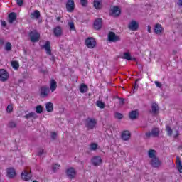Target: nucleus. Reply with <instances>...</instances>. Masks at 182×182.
Returning a JSON list of instances; mask_svg holds the SVG:
<instances>
[{
	"label": "nucleus",
	"mask_w": 182,
	"mask_h": 182,
	"mask_svg": "<svg viewBox=\"0 0 182 182\" xmlns=\"http://www.w3.org/2000/svg\"><path fill=\"white\" fill-rule=\"evenodd\" d=\"M97 121L95 118H88L86 119L85 126L87 129H95L96 127V124Z\"/></svg>",
	"instance_id": "nucleus-1"
},
{
	"label": "nucleus",
	"mask_w": 182,
	"mask_h": 182,
	"mask_svg": "<svg viewBox=\"0 0 182 182\" xmlns=\"http://www.w3.org/2000/svg\"><path fill=\"white\" fill-rule=\"evenodd\" d=\"M85 45L89 49H93L96 47V40L94 38H87L85 40Z\"/></svg>",
	"instance_id": "nucleus-2"
},
{
	"label": "nucleus",
	"mask_w": 182,
	"mask_h": 182,
	"mask_svg": "<svg viewBox=\"0 0 182 182\" xmlns=\"http://www.w3.org/2000/svg\"><path fill=\"white\" fill-rule=\"evenodd\" d=\"M21 178L24 180L25 181H29L31 178H32V173H31V170L29 169H25L21 173Z\"/></svg>",
	"instance_id": "nucleus-3"
},
{
	"label": "nucleus",
	"mask_w": 182,
	"mask_h": 182,
	"mask_svg": "<svg viewBox=\"0 0 182 182\" xmlns=\"http://www.w3.org/2000/svg\"><path fill=\"white\" fill-rule=\"evenodd\" d=\"M29 36L31 38V42H38L41 35L36 31H33L30 33Z\"/></svg>",
	"instance_id": "nucleus-4"
},
{
	"label": "nucleus",
	"mask_w": 182,
	"mask_h": 182,
	"mask_svg": "<svg viewBox=\"0 0 182 182\" xmlns=\"http://www.w3.org/2000/svg\"><path fill=\"white\" fill-rule=\"evenodd\" d=\"M91 163L93 164V166H100V164L103 163V159H102V156H94L91 159Z\"/></svg>",
	"instance_id": "nucleus-5"
},
{
	"label": "nucleus",
	"mask_w": 182,
	"mask_h": 182,
	"mask_svg": "<svg viewBox=\"0 0 182 182\" xmlns=\"http://www.w3.org/2000/svg\"><path fill=\"white\" fill-rule=\"evenodd\" d=\"M66 9L68 12H73L75 10V1L73 0H68L67 1Z\"/></svg>",
	"instance_id": "nucleus-6"
},
{
	"label": "nucleus",
	"mask_w": 182,
	"mask_h": 182,
	"mask_svg": "<svg viewBox=\"0 0 182 182\" xmlns=\"http://www.w3.org/2000/svg\"><path fill=\"white\" fill-rule=\"evenodd\" d=\"M40 93L42 97H46V96H48L49 93H50V90L48 87H41L40 90Z\"/></svg>",
	"instance_id": "nucleus-7"
},
{
	"label": "nucleus",
	"mask_w": 182,
	"mask_h": 182,
	"mask_svg": "<svg viewBox=\"0 0 182 182\" xmlns=\"http://www.w3.org/2000/svg\"><path fill=\"white\" fill-rule=\"evenodd\" d=\"M102 25H103V20L100 18L95 19V21H94V28L97 31H99V29L102 28Z\"/></svg>",
	"instance_id": "nucleus-8"
},
{
	"label": "nucleus",
	"mask_w": 182,
	"mask_h": 182,
	"mask_svg": "<svg viewBox=\"0 0 182 182\" xmlns=\"http://www.w3.org/2000/svg\"><path fill=\"white\" fill-rule=\"evenodd\" d=\"M8 77H9L8 72L5 70H0V80H1V82L8 80Z\"/></svg>",
	"instance_id": "nucleus-9"
},
{
	"label": "nucleus",
	"mask_w": 182,
	"mask_h": 182,
	"mask_svg": "<svg viewBox=\"0 0 182 182\" xmlns=\"http://www.w3.org/2000/svg\"><path fill=\"white\" fill-rule=\"evenodd\" d=\"M16 176V171L14 168H9L6 169V176L9 178H14Z\"/></svg>",
	"instance_id": "nucleus-10"
},
{
	"label": "nucleus",
	"mask_w": 182,
	"mask_h": 182,
	"mask_svg": "<svg viewBox=\"0 0 182 182\" xmlns=\"http://www.w3.org/2000/svg\"><path fill=\"white\" fill-rule=\"evenodd\" d=\"M119 39L120 38L116 36V34L114 32H110L108 34V41H109V42H117V41H119Z\"/></svg>",
	"instance_id": "nucleus-11"
},
{
	"label": "nucleus",
	"mask_w": 182,
	"mask_h": 182,
	"mask_svg": "<svg viewBox=\"0 0 182 182\" xmlns=\"http://www.w3.org/2000/svg\"><path fill=\"white\" fill-rule=\"evenodd\" d=\"M164 29L163 28V26H161V24H156L155 25L154 28V31L156 35H161L163 33V31Z\"/></svg>",
	"instance_id": "nucleus-12"
},
{
	"label": "nucleus",
	"mask_w": 182,
	"mask_h": 182,
	"mask_svg": "<svg viewBox=\"0 0 182 182\" xmlns=\"http://www.w3.org/2000/svg\"><path fill=\"white\" fill-rule=\"evenodd\" d=\"M43 49H45L47 55H52V50H50V42L46 41L45 44L42 46Z\"/></svg>",
	"instance_id": "nucleus-13"
},
{
	"label": "nucleus",
	"mask_w": 182,
	"mask_h": 182,
	"mask_svg": "<svg viewBox=\"0 0 182 182\" xmlns=\"http://www.w3.org/2000/svg\"><path fill=\"white\" fill-rule=\"evenodd\" d=\"M120 8H119L118 6L111 7V14L112 15V16H119V15H120Z\"/></svg>",
	"instance_id": "nucleus-14"
},
{
	"label": "nucleus",
	"mask_w": 182,
	"mask_h": 182,
	"mask_svg": "<svg viewBox=\"0 0 182 182\" xmlns=\"http://www.w3.org/2000/svg\"><path fill=\"white\" fill-rule=\"evenodd\" d=\"M128 27L131 31H137V29L139 28V23L136 21H132L129 23Z\"/></svg>",
	"instance_id": "nucleus-15"
},
{
	"label": "nucleus",
	"mask_w": 182,
	"mask_h": 182,
	"mask_svg": "<svg viewBox=\"0 0 182 182\" xmlns=\"http://www.w3.org/2000/svg\"><path fill=\"white\" fill-rule=\"evenodd\" d=\"M93 6L95 9H102L103 8V2L102 0H94Z\"/></svg>",
	"instance_id": "nucleus-16"
},
{
	"label": "nucleus",
	"mask_w": 182,
	"mask_h": 182,
	"mask_svg": "<svg viewBox=\"0 0 182 182\" xmlns=\"http://www.w3.org/2000/svg\"><path fill=\"white\" fill-rule=\"evenodd\" d=\"M66 174L70 178H73L76 176V171L73 168H70L67 169Z\"/></svg>",
	"instance_id": "nucleus-17"
},
{
	"label": "nucleus",
	"mask_w": 182,
	"mask_h": 182,
	"mask_svg": "<svg viewBox=\"0 0 182 182\" xmlns=\"http://www.w3.org/2000/svg\"><path fill=\"white\" fill-rule=\"evenodd\" d=\"M58 87V84L55 81V80H51L50 81V89L52 92L56 90V88Z\"/></svg>",
	"instance_id": "nucleus-18"
},
{
	"label": "nucleus",
	"mask_w": 182,
	"mask_h": 182,
	"mask_svg": "<svg viewBox=\"0 0 182 182\" xmlns=\"http://www.w3.org/2000/svg\"><path fill=\"white\" fill-rule=\"evenodd\" d=\"M151 164L154 167L157 168V167H160V165L161 164V163L160 162L158 158H155L151 160Z\"/></svg>",
	"instance_id": "nucleus-19"
},
{
	"label": "nucleus",
	"mask_w": 182,
	"mask_h": 182,
	"mask_svg": "<svg viewBox=\"0 0 182 182\" xmlns=\"http://www.w3.org/2000/svg\"><path fill=\"white\" fill-rule=\"evenodd\" d=\"M130 132L126 130V131H123L122 133V139L123 140H129V139H130Z\"/></svg>",
	"instance_id": "nucleus-20"
},
{
	"label": "nucleus",
	"mask_w": 182,
	"mask_h": 182,
	"mask_svg": "<svg viewBox=\"0 0 182 182\" xmlns=\"http://www.w3.org/2000/svg\"><path fill=\"white\" fill-rule=\"evenodd\" d=\"M31 19H38L39 16H41V12L38 10H35L30 15Z\"/></svg>",
	"instance_id": "nucleus-21"
},
{
	"label": "nucleus",
	"mask_w": 182,
	"mask_h": 182,
	"mask_svg": "<svg viewBox=\"0 0 182 182\" xmlns=\"http://www.w3.org/2000/svg\"><path fill=\"white\" fill-rule=\"evenodd\" d=\"M55 36H60L62 35V27L57 26L53 30Z\"/></svg>",
	"instance_id": "nucleus-22"
},
{
	"label": "nucleus",
	"mask_w": 182,
	"mask_h": 182,
	"mask_svg": "<svg viewBox=\"0 0 182 182\" xmlns=\"http://www.w3.org/2000/svg\"><path fill=\"white\" fill-rule=\"evenodd\" d=\"M151 112L153 114H157L159 113V105L156 103L152 104Z\"/></svg>",
	"instance_id": "nucleus-23"
},
{
	"label": "nucleus",
	"mask_w": 182,
	"mask_h": 182,
	"mask_svg": "<svg viewBox=\"0 0 182 182\" xmlns=\"http://www.w3.org/2000/svg\"><path fill=\"white\" fill-rule=\"evenodd\" d=\"M146 134L147 137H150V136H159V129L154 128L151 132L146 133Z\"/></svg>",
	"instance_id": "nucleus-24"
},
{
	"label": "nucleus",
	"mask_w": 182,
	"mask_h": 182,
	"mask_svg": "<svg viewBox=\"0 0 182 182\" xmlns=\"http://www.w3.org/2000/svg\"><path fill=\"white\" fill-rule=\"evenodd\" d=\"M176 168L179 173H182L181 160H180V158H178V157L176 159Z\"/></svg>",
	"instance_id": "nucleus-25"
},
{
	"label": "nucleus",
	"mask_w": 182,
	"mask_h": 182,
	"mask_svg": "<svg viewBox=\"0 0 182 182\" xmlns=\"http://www.w3.org/2000/svg\"><path fill=\"white\" fill-rule=\"evenodd\" d=\"M46 111L48 112V113H50V112H53V103L47 102L46 104Z\"/></svg>",
	"instance_id": "nucleus-26"
},
{
	"label": "nucleus",
	"mask_w": 182,
	"mask_h": 182,
	"mask_svg": "<svg viewBox=\"0 0 182 182\" xmlns=\"http://www.w3.org/2000/svg\"><path fill=\"white\" fill-rule=\"evenodd\" d=\"M16 20V14L15 13H11L9 14V23H12L14 21Z\"/></svg>",
	"instance_id": "nucleus-27"
},
{
	"label": "nucleus",
	"mask_w": 182,
	"mask_h": 182,
	"mask_svg": "<svg viewBox=\"0 0 182 182\" xmlns=\"http://www.w3.org/2000/svg\"><path fill=\"white\" fill-rule=\"evenodd\" d=\"M148 155L149 159H151V160H154V159H157V157H156V151L151 149L148 151Z\"/></svg>",
	"instance_id": "nucleus-28"
},
{
	"label": "nucleus",
	"mask_w": 182,
	"mask_h": 182,
	"mask_svg": "<svg viewBox=\"0 0 182 182\" xmlns=\"http://www.w3.org/2000/svg\"><path fill=\"white\" fill-rule=\"evenodd\" d=\"M123 59H127V60H136V58H132L130 53H124L123 55Z\"/></svg>",
	"instance_id": "nucleus-29"
},
{
	"label": "nucleus",
	"mask_w": 182,
	"mask_h": 182,
	"mask_svg": "<svg viewBox=\"0 0 182 182\" xmlns=\"http://www.w3.org/2000/svg\"><path fill=\"white\" fill-rule=\"evenodd\" d=\"M25 118L26 119H31V118H32V119H37L38 118V115L35 112H30V113L27 114L25 116Z\"/></svg>",
	"instance_id": "nucleus-30"
},
{
	"label": "nucleus",
	"mask_w": 182,
	"mask_h": 182,
	"mask_svg": "<svg viewBox=\"0 0 182 182\" xmlns=\"http://www.w3.org/2000/svg\"><path fill=\"white\" fill-rule=\"evenodd\" d=\"M139 116V112L137 111H132L129 113V118L132 120L136 119Z\"/></svg>",
	"instance_id": "nucleus-31"
},
{
	"label": "nucleus",
	"mask_w": 182,
	"mask_h": 182,
	"mask_svg": "<svg viewBox=\"0 0 182 182\" xmlns=\"http://www.w3.org/2000/svg\"><path fill=\"white\" fill-rule=\"evenodd\" d=\"M180 127H176L173 132V137L176 138V137H178V136L180 135Z\"/></svg>",
	"instance_id": "nucleus-32"
},
{
	"label": "nucleus",
	"mask_w": 182,
	"mask_h": 182,
	"mask_svg": "<svg viewBox=\"0 0 182 182\" xmlns=\"http://www.w3.org/2000/svg\"><path fill=\"white\" fill-rule=\"evenodd\" d=\"M80 92L81 93H86V92H87V86L85 84H82L80 87Z\"/></svg>",
	"instance_id": "nucleus-33"
},
{
	"label": "nucleus",
	"mask_w": 182,
	"mask_h": 182,
	"mask_svg": "<svg viewBox=\"0 0 182 182\" xmlns=\"http://www.w3.org/2000/svg\"><path fill=\"white\" fill-rule=\"evenodd\" d=\"M11 66L13 69H19V63L18 61H12Z\"/></svg>",
	"instance_id": "nucleus-34"
},
{
	"label": "nucleus",
	"mask_w": 182,
	"mask_h": 182,
	"mask_svg": "<svg viewBox=\"0 0 182 182\" xmlns=\"http://www.w3.org/2000/svg\"><path fill=\"white\" fill-rule=\"evenodd\" d=\"M98 145L96 143H92L90 144V150H92L95 151V150H97Z\"/></svg>",
	"instance_id": "nucleus-35"
},
{
	"label": "nucleus",
	"mask_w": 182,
	"mask_h": 182,
	"mask_svg": "<svg viewBox=\"0 0 182 182\" xmlns=\"http://www.w3.org/2000/svg\"><path fill=\"white\" fill-rule=\"evenodd\" d=\"M97 106L98 107H100V109H105L106 105L105 104V102H103L102 101H97Z\"/></svg>",
	"instance_id": "nucleus-36"
},
{
	"label": "nucleus",
	"mask_w": 182,
	"mask_h": 182,
	"mask_svg": "<svg viewBox=\"0 0 182 182\" xmlns=\"http://www.w3.org/2000/svg\"><path fill=\"white\" fill-rule=\"evenodd\" d=\"M68 26L70 28V31H76V28H75V23L73 21L68 22Z\"/></svg>",
	"instance_id": "nucleus-37"
},
{
	"label": "nucleus",
	"mask_w": 182,
	"mask_h": 182,
	"mask_svg": "<svg viewBox=\"0 0 182 182\" xmlns=\"http://www.w3.org/2000/svg\"><path fill=\"white\" fill-rule=\"evenodd\" d=\"M59 168H60V165H59L58 164H54L53 165L52 170H53V173H55V171H57V170H59Z\"/></svg>",
	"instance_id": "nucleus-38"
},
{
	"label": "nucleus",
	"mask_w": 182,
	"mask_h": 182,
	"mask_svg": "<svg viewBox=\"0 0 182 182\" xmlns=\"http://www.w3.org/2000/svg\"><path fill=\"white\" fill-rule=\"evenodd\" d=\"M11 49H12V44H11L9 42L6 43L5 45V50L9 52Z\"/></svg>",
	"instance_id": "nucleus-39"
},
{
	"label": "nucleus",
	"mask_w": 182,
	"mask_h": 182,
	"mask_svg": "<svg viewBox=\"0 0 182 182\" xmlns=\"http://www.w3.org/2000/svg\"><path fill=\"white\" fill-rule=\"evenodd\" d=\"M36 113L41 114L42 112H43V107H42L41 105H38L36 107Z\"/></svg>",
	"instance_id": "nucleus-40"
},
{
	"label": "nucleus",
	"mask_w": 182,
	"mask_h": 182,
	"mask_svg": "<svg viewBox=\"0 0 182 182\" xmlns=\"http://www.w3.org/2000/svg\"><path fill=\"white\" fill-rule=\"evenodd\" d=\"M166 132H167L168 136H171L173 134V130L169 126H166Z\"/></svg>",
	"instance_id": "nucleus-41"
},
{
	"label": "nucleus",
	"mask_w": 182,
	"mask_h": 182,
	"mask_svg": "<svg viewBox=\"0 0 182 182\" xmlns=\"http://www.w3.org/2000/svg\"><path fill=\"white\" fill-rule=\"evenodd\" d=\"M12 110H14V107L12 106V105H9L7 106V112H8V113H11V112H12Z\"/></svg>",
	"instance_id": "nucleus-42"
},
{
	"label": "nucleus",
	"mask_w": 182,
	"mask_h": 182,
	"mask_svg": "<svg viewBox=\"0 0 182 182\" xmlns=\"http://www.w3.org/2000/svg\"><path fill=\"white\" fill-rule=\"evenodd\" d=\"M115 117H116V119H123V114H122L119 112H117V113H115Z\"/></svg>",
	"instance_id": "nucleus-43"
},
{
	"label": "nucleus",
	"mask_w": 182,
	"mask_h": 182,
	"mask_svg": "<svg viewBox=\"0 0 182 182\" xmlns=\"http://www.w3.org/2000/svg\"><path fill=\"white\" fill-rule=\"evenodd\" d=\"M80 2L82 6H86L87 4V0H80Z\"/></svg>",
	"instance_id": "nucleus-44"
},
{
	"label": "nucleus",
	"mask_w": 182,
	"mask_h": 182,
	"mask_svg": "<svg viewBox=\"0 0 182 182\" xmlns=\"http://www.w3.org/2000/svg\"><path fill=\"white\" fill-rule=\"evenodd\" d=\"M16 4H18L19 6H22V5H23V0H16Z\"/></svg>",
	"instance_id": "nucleus-45"
},
{
	"label": "nucleus",
	"mask_w": 182,
	"mask_h": 182,
	"mask_svg": "<svg viewBox=\"0 0 182 182\" xmlns=\"http://www.w3.org/2000/svg\"><path fill=\"white\" fill-rule=\"evenodd\" d=\"M154 83H155L156 87H161V83L160 82L155 81Z\"/></svg>",
	"instance_id": "nucleus-46"
},
{
	"label": "nucleus",
	"mask_w": 182,
	"mask_h": 182,
	"mask_svg": "<svg viewBox=\"0 0 182 182\" xmlns=\"http://www.w3.org/2000/svg\"><path fill=\"white\" fill-rule=\"evenodd\" d=\"M57 134L55 132L51 133V137L52 139H56Z\"/></svg>",
	"instance_id": "nucleus-47"
},
{
	"label": "nucleus",
	"mask_w": 182,
	"mask_h": 182,
	"mask_svg": "<svg viewBox=\"0 0 182 182\" xmlns=\"http://www.w3.org/2000/svg\"><path fill=\"white\" fill-rule=\"evenodd\" d=\"M15 126H16V124H15L14 122H10V123H9V127H15Z\"/></svg>",
	"instance_id": "nucleus-48"
},
{
	"label": "nucleus",
	"mask_w": 182,
	"mask_h": 182,
	"mask_svg": "<svg viewBox=\"0 0 182 182\" xmlns=\"http://www.w3.org/2000/svg\"><path fill=\"white\" fill-rule=\"evenodd\" d=\"M1 26H6V21H1Z\"/></svg>",
	"instance_id": "nucleus-49"
},
{
	"label": "nucleus",
	"mask_w": 182,
	"mask_h": 182,
	"mask_svg": "<svg viewBox=\"0 0 182 182\" xmlns=\"http://www.w3.org/2000/svg\"><path fill=\"white\" fill-rule=\"evenodd\" d=\"M147 29L148 32L150 33V32H151V27H150V26H148Z\"/></svg>",
	"instance_id": "nucleus-50"
},
{
	"label": "nucleus",
	"mask_w": 182,
	"mask_h": 182,
	"mask_svg": "<svg viewBox=\"0 0 182 182\" xmlns=\"http://www.w3.org/2000/svg\"><path fill=\"white\" fill-rule=\"evenodd\" d=\"M4 45V39L0 38V46H2Z\"/></svg>",
	"instance_id": "nucleus-51"
},
{
	"label": "nucleus",
	"mask_w": 182,
	"mask_h": 182,
	"mask_svg": "<svg viewBox=\"0 0 182 182\" xmlns=\"http://www.w3.org/2000/svg\"><path fill=\"white\" fill-rule=\"evenodd\" d=\"M43 153V149H41L40 152L38 153L39 156H41V154Z\"/></svg>",
	"instance_id": "nucleus-52"
},
{
	"label": "nucleus",
	"mask_w": 182,
	"mask_h": 182,
	"mask_svg": "<svg viewBox=\"0 0 182 182\" xmlns=\"http://www.w3.org/2000/svg\"><path fill=\"white\" fill-rule=\"evenodd\" d=\"M137 89V86L136 85H134V90H136Z\"/></svg>",
	"instance_id": "nucleus-53"
},
{
	"label": "nucleus",
	"mask_w": 182,
	"mask_h": 182,
	"mask_svg": "<svg viewBox=\"0 0 182 182\" xmlns=\"http://www.w3.org/2000/svg\"><path fill=\"white\" fill-rule=\"evenodd\" d=\"M60 17H57V21H60Z\"/></svg>",
	"instance_id": "nucleus-54"
}]
</instances>
